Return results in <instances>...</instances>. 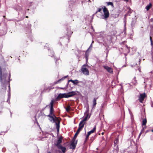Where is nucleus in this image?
I'll list each match as a JSON object with an SVG mask.
<instances>
[{"mask_svg":"<svg viewBox=\"0 0 153 153\" xmlns=\"http://www.w3.org/2000/svg\"><path fill=\"white\" fill-rule=\"evenodd\" d=\"M59 149L61 150L62 152L63 153H65L66 151V149L65 147H63L62 145H60L57 147Z\"/></svg>","mask_w":153,"mask_h":153,"instance_id":"17","label":"nucleus"},{"mask_svg":"<svg viewBox=\"0 0 153 153\" xmlns=\"http://www.w3.org/2000/svg\"><path fill=\"white\" fill-rule=\"evenodd\" d=\"M83 127V124L82 125H79V127L78 128V129H77L76 132L75 134L74 137L73 139V140L75 139V138L76 137L77 135L79 133V132L82 130Z\"/></svg>","mask_w":153,"mask_h":153,"instance_id":"7","label":"nucleus"},{"mask_svg":"<svg viewBox=\"0 0 153 153\" xmlns=\"http://www.w3.org/2000/svg\"><path fill=\"white\" fill-rule=\"evenodd\" d=\"M106 3L107 4L108 6L111 5L112 7H114V4L113 3L111 2H106Z\"/></svg>","mask_w":153,"mask_h":153,"instance_id":"24","label":"nucleus"},{"mask_svg":"<svg viewBox=\"0 0 153 153\" xmlns=\"http://www.w3.org/2000/svg\"><path fill=\"white\" fill-rule=\"evenodd\" d=\"M67 33L66 35L68 36V42H70V38L71 37V35L73 33L72 30H71V27L68 26L66 29Z\"/></svg>","mask_w":153,"mask_h":153,"instance_id":"5","label":"nucleus"},{"mask_svg":"<svg viewBox=\"0 0 153 153\" xmlns=\"http://www.w3.org/2000/svg\"><path fill=\"white\" fill-rule=\"evenodd\" d=\"M145 96L146 94L145 93L140 94V96L139 97L138 99L140 102L142 103L143 102L144 100Z\"/></svg>","mask_w":153,"mask_h":153,"instance_id":"13","label":"nucleus"},{"mask_svg":"<svg viewBox=\"0 0 153 153\" xmlns=\"http://www.w3.org/2000/svg\"><path fill=\"white\" fill-rule=\"evenodd\" d=\"M72 82L74 84V85H77L79 82H82V81H79L78 80L76 79L75 80H73L72 79H70L68 81V82L66 84V87H68V85L69 84V82Z\"/></svg>","mask_w":153,"mask_h":153,"instance_id":"14","label":"nucleus"},{"mask_svg":"<svg viewBox=\"0 0 153 153\" xmlns=\"http://www.w3.org/2000/svg\"><path fill=\"white\" fill-rule=\"evenodd\" d=\"M144 128H143V129L142 130H141V131L140 132V133L139 134V137H140V135H141V133H142V131H143L144 130Z\"/></svg>","mask_w":153,"mask_h":153,"instance_id":"37","label":"nucleus"},{"mask_svg":"<svg viewBox=\"0 0 153 153\" xmlns=\"http://www.w3.org/2000/svg\"><path fill=\"white\" fill-rule=\"evenodd\" d=\"M97 104L96 99L95 98L94 99L93 101V107H95Z\"/></svg>","mask_w":153,"mask_h":153,"instance_id":"25","label":"nucleus"},{"mask_svg":"<svg viewBox=\"0 0 153 153\" xmlns=\"http://www.w3.org/2000/svg\"><path fill=\"white\" fill-rule=\"evenodd\" d=\"M138 70L140 72H141V71H140V68H138Z\"/></svg>","mask_w":153,"mask_h":153,"instance_id":"45","label":"nucleus"},{"mask_svg":"<svg viewBox=\"0 0 153 153\" xmlns=\"http://www.w3.org/2000/svg\"><path fill=\"white\" fill-rule=\"evenodd\" d=\"M81 71L83 74L85 75H89V71L85 67H82Z\"/></svg>","mask_w":153,"mask_h":153,"instance_id":"11","label":"nucleus"},{"mask_svg":"<svg viewBox=\"0 0 153 153\" xmlns=\"http://www.w3.org/2000/svg\"><path fill=\"white\" fill-rule=\"evenodd\" d=\"M68 76V75L65 76H64L61 79H60L58 81V82H59L60 81L63 80L64 79L66 78Z\"/></svg>","mask_w":153,"mask_h":153,"instance_id":"28","label":"nucleus"},{"mask_svg":"<svg viewBox=\"0 0 153 153\" xmlns=\"http://www.w3.org/2000/svg\"><path fill=\"white\" fill-rule=\"evenodd\" d=\"M62 139L63 137H62L61 136L59 137L57 140V143L55 145L57 147L61 145L60 144L62 143Z\"/></svg>","mask_w":153,"mask_h":153,"instance_id":"18","label":"nucleus"},{"mask_svg":"<svg viewBox=\"0 0 153 153\" xmlns=\"http://www.w3.org/2000/svg\"><path fill=\"white\" fill-rule=\"evenodd\" d=\"M149 79L148 78H146V79H144V83H145Z\"/></svg>","mask_w":153,"mask_h":153,"instance_id":"33","label":"nucleus"},{"mask_svg":"<svg viewBox=\"0 0 153 153\" xmlns=\"http://www.w3.org/2000/svg\"><path fill=\"white\" fill-rule=\"evenodd\" d=\"M65 38H64V40H65Z\"/></svg>","mask_w":153,"mask_h":153,"instance_id":"58","label":"nucleus"},{"mask_svg":"<svg viewBox=\"0 0 153 153\" xmlns=\"http://www.w3.org/2000/svg\"><path fill=\"white\" fill-rule=\"evenodd\" d=\"M73 140V141L71 143L70 145V148L72 149H74L75 148L76 146L74 143L75 139H74Z\"/></svg>","mask_w":153,"mask_h":153,"instance_id":"19","label":"nucleus"},{"mask_svg":"<svg viewBox=\"0 0 153 153\" xmlns=\"http://www.w3.org/2000/svg\"><path fill=\"white\" fill-rule=\"evenodd\" d=\"M67 87H66V85L65 87L64 88H62V87H58L59 88L61 89H65L67 88Z\"/></svg>","mask_w":153,"mask_h":153,"instance_id":"32","label":"nucleus"},{"mask_svg":"<svg viewBox=\"0 0 153 153\" xmlns=\"http://www.w3.org/2000/svg\"><path fill=\"white\" fill-rule=\"evenodd\" d=\"M88 117V114H87L86 116L83 118V120H82L80 122L79 124L80 125H82L83 124V126L85 124V121L87 120L90 117V116H89Z\"/></svg>","mask_w":153,"mask_h":153,"instance_id":"8","label":"nucleus"},{"mask_svg":"<svg viewBox=\"0 0 153 153\" xmlns=\"http://www.w3.org/2000/svg\"><path fill=\"white\" fill-rule=\"evenodd\" d=\"M152 5L151 3H150L146 7V8L147 11H148L151 7Z\"/></svg>","mask_w":153,"mask_h":153,"instance_id":"23","label":"nucleus"},{"mask_svg":"<svg viewBox=\"0 0 153 153\" xmlns=\"http://www.w3.org/2000/svg\"><path fill=\"white\" fill-rule=\"evenodd\" d=\"M150 42H151V46H152V51H151V55H152V62L153 63V41H152V38L151 36H150ZM151 73L152 75V76L153 77V70L152 71H151Z\"/></svg>","mask_w":153,"mask_h":153,"instance_id":"9","label":"nucleus"},{"mask_svg":"<svg viewBox=\"0 0 153 153\" xmlns=\"http://www.w3.org/2000/svg\"><path fill=\"white\" fill-rule=\"evenodd\" d=\"M96 129V126H95L93 129L88 132L87 135H86V138H88L89 136L91 133H94Z\"/></svg>","mask_w":153,"mask_h":153,"instance_id":"16","label":"nucleus"},{"mask_svg":"<svg viewBox=\"0 0 153 153\" xmlns=\"http://www.w3.org/2000/svg\"><path fill=\"white\" fill-rule=\"evenodd\" d=\"M54 102V101L53 99H52L51 100L50 103V105H47L45 108L47 106L50 105V114L48 115V117H49V120L50 122L52 123H55L56 128L57 130V133H58L59 132L60 121L58 119V118L56 117V116L53 113V112L54 110L53 106Z\"/></svg>","mask_w":153,"mask_h":153,"instance_id":"1","label":"nucleus"},{"mask_svg":"<svg viewBox=\"0 0 153 153\" xmlns=\"http://www.w3.org/2000/svg\"><path fill=\"white\" fill-rule=\"evenodd\" d=\"M125 1H128V0H124Z\"/></svg>","mask_w":153,"mask_h":153,"instance_id":"50","label":"nucleus"},{"mask_svg":"<svg viewBox=\"0 0 153 153\" xmlns=\"http://www.w3.org/2000/svg\"><path fill=\"white\" fill-rule=\"evenodd\" d=\"M104 133L103 132H102V135H103V134H104Z\"/></svg>","mask_w":153,"mask_h":153,"instance_id":"51","label":"nucleus"},{"mask_svg":"<svg viewBox=\"0 0 153 153\" xmlns=\"http://www.w3.org/2000/svg\"><path fill=\"white\" fill-rule=\"evenodd\" d=\"M147 123V120L146 118L144 119L143 120V123L142 124V126H145Z\"/></svg>","mask_w":153,"mask_h":153,"instance_id":"26","label":"nucleus"},{"mask_svg":"<svg viewBox=\"0 0 153 153\" xmlns=\"http://www.w3.org/2000/svg\"><path fill=\"white\" fill-rule=\"evenodd\" d=\"M136 22V20L135 19H133L131 21V26L132 30H133V29L135 27Z\"/></svg>","mask_w":153,"mask_h":153,"instance_id":"15","label":"nucleus"},{"mask_svg":"<svg viewBox=\"0 0 153 153\" xmlns=\"http://www.w3.org/2000/svg\"><path fill=\"white\" fill-rule=\"evenodd\" d=\"M10 114H11V116L12 115V113H11V112L10 111Z\"/></svg>","mask_w":153,"mask_h":153,"instance_id":"53","label":"nucleus"},{"mask_svg":"<svg viewBox=\"0 0 153 153\" xmlns=\"http://www.w3.org/2000/svg\"><path fill=\"white\" fill-rule=\"evenodd\" d=\"M87 62H86V63L85 64H84V65H83V66H82V67H85L86 68V66H87Z\"/></svg>","mask_w":153,"mask_h":153,"instance_id":"36","label":"nucleus"},{"mask_svg":"<svg viewBox=\"0 0 153 153\" xmlns=\"http://www.w3.org/2000/svg\"><path fill=\"white\" fill-rule=\"evenodd\" d=\"M72 1H70L69 2V6L70 7H71V5L70 4V3H72Z\"/></svg>","mask_w":153,"mask_h":153,"instance_id":"39","label":"nucleus"},{"mask_svg":"<svg viewBox=\"0 0 153 153\" xmlns=\"http://www.w3.org/2000/svg\"><path fill=\"white\" fill-rule=\"evenodd\" d=\"M3 132H0V135H1L2 134V133H3Z\"/></svg>","mask_w":153,"mask_h":153,"instance_id":"46","label":"nucleus"},{"mask_svg":"<svg viewBox=\"0 0 153 153\" xmlns=\"http://www.w3.org/2000/svg\"><path fill=\"white\" fill-rule=\"evenodd\" d=\"M126 51L128 53H129L130 52V50L129 49L130 48V47H128L127 45H126Z\"/></svg>","mask_w":153,"mask_h":153,"instance_id":"29","label":"nucleus"},{"mask_svg":"<svg viewBox=\"0 0 153 153\" xmlns=\"http://www.w3.org/2000/svg\"><path fill=\"white\" fill-rule=\"evenodd\" d=\"M89 49H88L86 51L85 53V57L86 59V62H87L88 56H89V54L88 52V50Z\"/></svg>","mask_w":153,"mask_h":153,"instance_id":"21","label":"nucleus"},{"mask_svg":"<svg viewBox=\"0 0 153 153\" xmlns=\"http://www.w3.org/2000/svg\"><path fill=\"white\" fill-rule=\"evenodd\" d=\"M124 22L125 23H124V27H125V28L126 26V20L125 19H124ZM125 30H126L125 28V29L124 30V31H125Z\"/></svg>","mask_w":153,"mask_h":153,"instance_id":"34","label":"nucleus"},{"mask_svg":"<svg viewBox=\"0 0 153 153\" xmlns=\"http://www.w3.org/2000/svg\"><path fill=\"white\" fill-rule=\"evenodd\" d=\"M25 17H26V18H28V16H26Z\"/></svg>","mask_w":153,"mask_h":153,"instance_id":"49","label":"nucleus"},{"mask_svg":"<svg viewBox=\"0 0 153 153\" xmlns=\"http://www.w3.org/2000/svg\"><path fill=\"white\" fill-rule=\"evenodd\" d=\"M134 81H133V84L134 85H135L137 83V81L136 80V77H134Z\"/></svg>","mask_w":153,"mask_h":153,"instance_id":"31","label":"nucleus"},{"mask_svg":"<svg viewBox=\"0 0 153 153\" xmlns=\"http://www.w3.org/2000/svg\"><path fill=\"white\" fill-rule=\"evenodd\" d=\"M117 32L115 30L111 31L105 37L104 39L105 42L107 43L110 44L112 42V40L116 37L115 34Z\"/></svg>","mask_w":153,"mask_h":153,"instance_id":"3","label":"nucleus"},{"mask_svg":"<svg viewBox=\"0 0 153 153\" xmlns=\"http://www.w3.org/2000/svg\"><path fill=\"white\" fill-rule=\"evenodd\" d=\"M58 44H59L61 45H62V44H61V42H59L58 43Z\"/></svg>","mask_w":153,"mask_h":153,"instance_id":"47","label":"nucleus"},{"mask_svg":"<svg viewBox=\"0 0 153 153\" xmlns=\"http://www.w3.org/2000/svg\"><path fill=\"white\" fill-rule=\"evenodd\" d=\"M152 81H151L150 82H149V85H151L152 84Z\"/></svg>","mask_w":153,"mask_h":153,"instance_id":"44","label":"nucleus"},{"mask_svg":"<svg viewBox=\"0 0 153 153\" xmlns=\"http://www.w3.org/2000/svg\"><path fill=\"white\" fill-rule=\"evenodd\" d=\"M103 67L108 72L111 74H113V69L111 67L107 65H104Z\"/></svg>","mask_w":153,"mask_h":153,"instance_id":"12","label":"nucleus"},{"mask_svg":"<svg viewBox=\"0 0 153 153\" xmlns=\"http://www.w3.org/2000/svg\"><path fill=\"white\" fill-rule=\"evenodd\" d=\"M77 141H76V144L77 143Z\"/></svg>","mask_w":153,"mask_h":153,"instance_id":"56","label":"nucleus"},{"mask_svg":"<svg viewBox=\"0 0 153 153\" xmlns=\"http://www.w3.org/2000/svg\"><path fill=\"white\" fill-rule=\"evenodd\" d=\"M48 49L49 51V56L52 57L53 56L54 58L55 57L54 56V53L53 51L51 49Z\"/></svg>","mask_w":153,"mask_h":153,"instance_id":"20","label":"nucleus"},{"mask_svg":"<svg viewBox=\"0 0 153 153\" xmlns=\"http://www.w3.org/2000/svg\"><path fill=\"white\" fill-rule=\"evenodd\" d=\"M14 9L18 12L19 16L20 17V20H22L25 18V16L26 14L27 11L29 10L27 9L26 11L23 10L22 7L19 5H16L13 7Z\"/></svg>","mask_w":153,"mask_h":153,"instance_id":"2","label":"nucleus"},{"mask_svg":"<svg viewBox=\"0 0 153 153\" xmlns=\"http://www.w3.org/2000/svg\"><path fill=\"white\" fill-rule=\"evenodd\" d=\"M152 131L153 132V129L152 130Z\"/></svg>","mask_w":153,"mask_h":153,"instance_id":"54","label":"nucleus"},{"mask_svg":"<svg viewBox=\"0 0 153 153\" xmlns=\"http://www.w3.org/2000/svg\"><path fill=\"white\" fill-rule=\"evenodd\" d=\"M5 149H4V148H3V149H2V151L3 152H5Z\"/></svg>","mask_w":153,"mask_h":153,"instance_id":"42","label":"nucleus"},{"mask_svg":"<svg viewBox=\"0 0 153 153\" xmlns=\"http://www.w3.org/2000/svg\"><path fill=\"white\" fill-rule=\"evenodd\" d=\"M28 27L27 29V30L26 29V34H27V36H30L31 35V25L30 24L28 25Z\"/></svg>","mask_w":153,"mask_h":153,"instance_id":"10","label":"nucleus"},{"mask_svg":"<svg viewBox=\"0 0 153 153\" xmlns=\"http://www.w3.org/2000/svg\"><path fill=\"white\" fill-rule=\"evenodd\" d=\"M88 139V138H86H86H85V142H86V141Z\"/></svg>","mask_w":153,"mask_h":153,"instance_id":"41","label":"nucleus"},{"mask_svg":"<svg viewBox=\"0 0 153 153\" xmlns=\"http://www.w3.org/2000/svg\"><path fill=\"white\" fill-rule=\"evenodd\" d=\"M132 12V10L131 9H129V10L128 11V13H131Z\"/></svg>","mask_w":153,"mask_h":153,"instance_id":"38","label":"nucleus"},{"mask_svg":"<svg viewBox=\"0 0 153 153\" xmlns=\"http://www.w3.org/2000/svg\"><path fill=\"white\" fill-rule=\"evenodd\" d=\"M54 60H55V62L56 65V66H57L59 64V58H57L56 59L55 57H54Z\"/></svg>","mask_w":153,"mask_h":153,"instance_id":"22","label":"nucleus"},{"mask_svg":"<svg viewBox=\"0 0 153 153\" xmlns=\"http://www.w3.org/2000/svg\"><path fill=\"white\" fill-rule=\"evenodd\" d=\"M140 59H139V64H140Z\"/></svg>","mask_w":153,"mask_h":153,"instance_id":"48","label":"nucleus"},{"mask_svg":"<svg viewBox=\"0 0 153 153\" xmlns=\"http://www.w3.org/2000/svg\"><path fill=\"white\" fill-rule=\"evenodd\" d=\"M76 94V92L74 91H72L67 93H60L58 95L57 98L60 99L63 98H68L72 97Z\"/></svg>","mask_w":153,"mask_h":153,"instance_id":"4","label":"nucleus"},{"mask_svg":"<svg viewBox=\"0 0 153 153\" xmlns=\"http://www.w3.org/2000/svg\"><path fill=\"white\" fill-rule=\"evenodd\" d=\"M8 99H7V102H8V103H10V102H9V101L10 100V93H8Z\"/></svg>","mask_w":153,"mask_h":153,"instance_id":"27","label":"nucleus"},{"mask_svg":"<svg viewBox=\"0 0 153 153\" xmlns=\"http://www.w3.org/2000/svg\"><path fill=\"white\" fill-rule=\"evenodd\" d=\"M137 65V64H135V65H131V66L132 67H133L135 65Z\"/></svg>","mask_w":153,"mask_h":153,"instance_id":"40","label":"nucleus"},{"mask_svg":"<svg viewBox=\"0 0 153 153\" xmlns=\"http://www.w3.org/2000/svg\"><path fill=\"white\" fill-rule=\"evenodd\" d=\"M92 44L91 45H90L89 47V48L88 49H89L90 48H92Z\"/></svg>","mask_w":153,"mask_h":153,"instance_id":"43","label":"nucleus"},{"mask_svg":"<svg viewBox=\"0 0 153 153\" xmlns=\"http://www.w3.org/2000/svg\"><path fill=\"white\" fill-rule=\"evenodd\" d=\"M70 108H71V107L70 106L67 107L66 108V111L67 112H68L70 110Z\"/></svg>","mask_w":153,"mask_h":153,"instance_id":"30","label":"nucleus"},{"mask_svg":"<svg viewBox=\"0 0 153 153\" xmlns=\"http://www.w3.org/2000/svg\"><path fill=\"white\" fill-rule=\"evenodd\" d=\"M103 11L104 13V16L102 18L103 19H106L109 16V13L107 9L104 6L103 8Z\"/></svg>","mask_w":153,"mask_h":153,"instance_id":"6","label":"nucleus"},{"mask_svg":"<svg viewBox=\"0 0 153 153\" xmlns=\"http://www.w3.org/2000/svg\"><path fill=\"white\" fill-rule=\"evenodd\" d=\"M102 10V8H98V10L96 12V13L98 12H100Z\"/></svg>","mask_w":153,"mask_h":153,"instance_id":"35","label":"nucleus"},{"mask_svg":"<svg viewBox=\"0 0 153 153\" xmlns=\"http://www.w3.org/2000/svg\"><path fill=\"white\" fill-rule=\"evenodd\" d=\"M48 153H51L50 152H48Z\"/></svg>","mask_w":153,"mask_h":153,"instance_id":"55","label":"nucleus"},{"mask_svg":"<svg viewBox=\"0 0 153 153\" xmlns=\"http://www.w3.org/2000/svg\"><path fill=\"white\" fill-rule=\"evenodd\" d=\"M49 90H50L51 89H52V88H50L49 87Z\"/></svg>","mask_w":153,"mask_h":153,"instance_id":"52","label":"nucleus"},{"mask_svg":"<svg viewBox=\"0 0 153 153\" xmlns=\"http://www.w3.org/2000/svg\"><path fill=\"white\" fill-rule=\"evenodd\" d=\"M114 144H115V143H116L115 141H114Z\"/></svg>","mask_w":153,"mask_h":153,"instance_id":"57","label":"nucleus"}]
</instances>
